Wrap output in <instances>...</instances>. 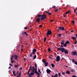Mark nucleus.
<instances>
[{"label":"nucleus","instance_id":"obj_10","mask_svg":"<svg viewBox=\"0 0 77 77\" xmlns=\"http://www.w3.org/2000/svg\"><path fill=\"white\" fill-rule=\"evenodd\" d=\"M13 57H14V56H13V55L11 57V62L12 63H13V62H15V61L12 60V59H13Z\"/></svg>","mask_w":77,"mask_h":77},{"label":"nucleus","instance_id":"obj_13","mask_svg":"<svg viewBox=\"0 0 77 77\" xmlns=\"http://www.w3.org/2000/svg\"><path fill=\"white\" fill-rule=\"evenodd\" d=\"M61 50L62 52L63 53L64 52V51L65 50V48H61Z\"/></svg>","mask_w":77,"mask_h":77},{"label":"nucleus","instance_id":"obj_14","mask_svg":"<svg viewBox=\"0 0 77 77\" xmlns=\"http://www.w3.org/2000/svg\"><path fill=\"white\" fill-rule=\"evenodd\" d=\"M16 72V71H14L13 72V75H14V76H16V75H17L15 74Z\"/></svg>","mask_w":77,"mask_h":77},{"label":"nucleus","instance_id":"obj_6","mask_svg":"<svg viewBox=\"0 0 77 77\" xmlns=\"http://www.w3.org/2000/svg\"><path fill=\"white\" fill-rule=\"evenodd\" d=\"M77 54V52L76 51H73L72 52V56H74L76 55Z\"/></svg>","mask_w":77,"mask_h":77},{"label":"nucleus","instance_id":"obj_38","mask_svg":"<svg viewBox=\"0 0 77 77\" xmlns=\"http://www.w3.org/2000/svg\"><path fill=\"white\" fill-rule=\"evenodd\" d=\"M24 29L26 30H27V27L25 26V27H24Z\"/></svg>","mask_w":77,"mask_h":77},{"label":"nucleus","instance_id":"obj_7","mask_svg":"<svg viewBox=\"0 0 77 77\" xmlns=\"http://www.w3.org/2000/svg\"><path fill=\"white\" fill-rule=\"evenodd\" d=\"M60 60V57L59 56H57L56 57V61L57 62H58Z\"/></svg>","mask_w":77,"mask_h":77},{"label":"nucleus","instance_id":"obj_47","mask_svg":"<svg viewBox=\"0 0 77 77\" xmlns=\"http://www.w3.org/2000/svg\"><path fill=\"white\" fill-rule=\"evenodd\" d=\"M55 7H56V6L55 5L53 6L52 7V9H54V8H55Z\"/></svg>","mask_w":77,"mask_h":77},{"label":"nucleus","instance_id":"obj_61","mask_svg":"<svg viewBox=\"0 0 77 77\" xmlns=\"http://www.w3.org/2000/svg\"><path fill=\"white\" fill-rule=\"evenodd\" d=\"M10 66H12V64H9Z\"/></svg>","mask_w":77,"mask_h":77},{"label":"nucleus","instance_id":"obj_35","mask_svg":"<svg viewBox=\"0 0 77 77\" xmlns=\"http://www.w3.org/2000/svg\"><path fill=\"white\" fill-rule=\"evenodd\" d=\"M72 62L73 63H75V60L74 59L72 60Z\"/></svg>","mask_w":77,"mask_h":77},{"label":"nucleus","instance_id":"obj_16","mask_svg":"<svg viewBox=\"0 0 77 77\" xmlns=\"http://www.w3.org/2000/svg\"><path fill=\"white\" fill-rule=\"evenodd\" d=\"M35 68L34 67V66H32V72H34V71H35Z\"/></svg>","mask_w":77,"mask_h":77},{"label":"nucleus","instance_id":"obj_56","mask_svg":"<svg viewBox=\"0 0 77 77\" xmlns=\"http://www.w3.org/2000/svg\"><path fill=\"white\" fill-rule=\"evenodd\" d=\"M77 42L76 41H75V44H77Z\"/></svg>","mask_w":77,"mask_h":77},{"label":"nucleus","instance_id":"obj_3","mask_svg":"<svg viewBox=\"0 0 77 77\" xmlns=\"http://www.w3.org/2000/svg\"><path fill=\"white\" fill-rule=\"evenodd\" d=\"M42 17L40 18L41 20H45V18H46V17H47V16L45 15H42Z\"/></svg>","mask_w":77,"mask_h":77},{"label":"nucleus","instance_id":"obj_40","mask_svg":"<svg viewBox=\"0 0 77 77\" xmlns=\"http://www.w3.org/2000/svg\"><path fill=\"white\" fill-rule=\"evenodd\" d=\"M58 75H59V77H60V75H60V73H58Z\"/></svg>","mask_w":77,"mask_h":77},{"label":"nucleus","instance_id":"obj_44","mask_svg":"<svg viewBox=\"0 0 77 77\" xmlns=\"http://www.w3.org/2000/svg\"><path fill=\"white\" fill-rule=\"evenodd\" d=\"M24 32H23L22 33V35H23V36H24Z\"/></svg>","mask_w":77,"mask_h":77},{"label":"nucleus","instance_id":"obj_23","mask_svg":"<svg viewBox=\"0 0 77 77\" xmlns=\"http://www.w3.org/2000/svg\"><path fill=\"white\" fill-rule=\"evenodd\" d=\"M33 58V60H34V59H36V55H35L34 56Z\"/></svg>","mask_w":77,"mask_h":77},{"label":"nucleus","instance_id":"obj_58","mask_svg":"<svg viewBox=\"0 0 77 77\" xmlns=\"http://www.w3.org/2000/svg\"><path fill=\"white\" fill-rule=\"evenodd\" d=\"M39 27H42V26L41 25H40L39 26Z\"/></svg>","mask_w":77,"mask_h":77},{"label":"nucleus","instance_id":"obj_63","mask_svg":"<svg viewBox=\"0 0 77 77\" xmlns=\"http://www.w3.org/2000/svg\"><path fill=\"white\" fill-rule=\"evenodd\" d=\"M36 68H36L35 69V71H37V69Z\"/></svg>","mask_w":77,"mask_h":77},{"label":"nucleus","instance_id":"obj_5","mask_svg":"<svg viewBox=\"0 0 77 77\" xmlns=\"http://www.w3.org/2000/svg\"><path fill=\"white\" fill-rule=\"evenodd\" d=\"M35 52H36V49L34 48L32 50V53H33V55H35Z\"/></svg>","mask_w":77,"mask_h":77},{"label":"nucleus","instance_id":"obj_52","mask_svg":"<svg viewBox=\"0 0 77 77\" xmlns=\"http://www.w3.org/2000/svg\"><path fill=\"white\" fill-rule=\"evenodd\" d=\"M72 77H77L76 76L73 75L72 76Z\"/></svg>","mask_w":77,"mask_h":77},{"label":"nucleus","instance_id":"obj_42","mask_svg":"<svg viewBox=\"0 0 77 77\" xmlns=\"http://www.w3.org/2000/svg\"><path fill=\"white\" fill-rule=\"evenodd\" d=\"M74 13H76V10L75 9H74Z\"/></svg>","mask_w":77,"mask_h":77},{"label":"nucleus","instance_id":"obj_64","mask_svg":"<svg viewBox=\"0 0 77 77\" xmlns=\"http://www.w3.org/2000/svg\"><path fill=\"white\" fill-rule=\"evenodd\" d=\"M75 36H76V38H77V34H76L75 35Z\"/></svg>","mask_w":77,"mask_h":77},{"label":"nucleus","instance_id":"obj_20","mask_svg":"<svg viewBox=\"0 0 77 77\" xmlns=\"http://www.w3.org/2000/svg\"><path fill=\"white\" fill-rule=\"evenodd\" d=\"M64 53L65 54H68V52L67 50H65Z\"/></svg>","mask_w":77,"mask_h":77},{"label":"nucleus","instance_id":"obj_29","mask_svg":"<svg viewBox=\"0 0 77 77\" xmlns=\"http://www.w3.org/2000/svg\"><path fill=\"white\" fill-rule=\"evenodd\" d=\"M57 75H58L57 74H56L54 76V77H57Z\"/></svg>","mask_w":77,"mask_h":77},{"label":"nucleus","instance_id":"obj_31","mask_svg":"<svg viewBox=\"0 0 77 77\" xmlns=\"http://www.w3.org/2000/svg\"><path fill=\"white\" fill-rule=\"evenodd\" d=\"M38 72H39L40 73V74H41V71H40V69H39V68H38Z\"/></svg>","mask_w":77,"mask_h":77},{"label":"nucleus","instance_id":"obj_57","mask_svg":"<svg viewBox=\"0 0 77 77\" xmlns=\"http://www.w3.org/2000/svg\"><path fill=\"white\" fill-rule=\"evenodd\" d=\"M74 32V30H71V32Z\"/></svg>","mask_w":77,"mask_h":77},{"label":"nucleus","instance_id":"obj_27","mask_svg":"<svg viewBox=\"0 0 77 77\" xmlns=\"http://www.w3.org/2000/svg\"><path fill=\"white\" fill-rule=\"evenodd\" d=\"M66 74H69V72L68 71H66Z\"/></svg>","mask_w":77,"mask_h":77},{"label":"nucleus","instance_id":"obj_51","mask_svg":"<svg viewBox=\"0 0 77 77\" xmlns=\"http://www.w3.org/2000/svg\"><path fill=\"white\" fill-rule=\"evenodd\" d=\"M61 45H63L64 44V43H62V42H61Z\"/></svg>","mask_w":77,"mask_h":77},{"label":"nucleus","instance_id":"obj_33","mask_svg":"<svg viewBox=\"0 0 77 77\" xmlns=\"http://www.w3.org/2000/svg\"><path fill=\"white\" fill-rule=\"evenodd\" d=\"M42 60L43 62L44 63H45L46 62V61H45V60L42 59Z\"/></svg>","mask_w":77,"mask_h":77},{"label":"nucleus","instance_id":"obj_50","mask_svg":"<svg viewBox=\"0 0 77 77\" xmlns=\"http://www.w3.org/2000/svg\"><path fill=\"white\" fill-rule=\"evenodd\" d=\"M50 21V22H53V20H51Z\"/></svg>","mask_w":77,"mask_h":77},{"label":"nucleus","instance_id":"obj_2","mask_svg":"<svg viewBox=\"0 0 77 77\" xmlns=\"http://www.w3.org/2000/svg\"><path fill=\"white\" fill-rule=\"evenodd\" d=\"M52 33L51 32V31L49 29L48 30V32L46 34L47 35V37H48L49 36V35H51Z\"/></svg>","mask_w":77,"mask_h":77},{"label":"nucleus","instance_id":"obj_12","mask_svg":"<svg viewBox=\"0 0 77 77\" xmlns=\"http://www.w3.org/2000/svg\"><path fill=\"white\" fill-rule=\"evenodd\" d=\"M34 74V72H31L29 74V76H30L31 75H33Z\"/></svg>","mask_w":77,"mask_h":77},{"label":"nucleus","instance_id":"obj_36","mask_svg":"<svg viewBox=\"0 0 77 77\" xmlns=\"http://www.w3.org/2000/svg\"><path fill=\"white\" fill-rule=\"evenodd\" d=\"M44 42H45L46 41V38H44Z\"/></svg>","mask_w":77,"mask_h":77},{"label":"nucleus","instance_id":"obj_25","mask_svg":"<svg viewBox=\"0 0 77 77\" xmlns=\"http://www.w3.org/2000/svg\"><path fill=\"white\" fill-rule=\"evenodd\" d=\"M71 39H72L73 40H75V39H76V37H71Z\"/></svg>","mask_w":77,"mask_h":77},{"label":"nucleus","instance_id":"obj_22","mask_svg":"<svg viewBox=\"0 0 77 77\" xmlns=\"http://www.w3.org/2000/svg\"><path fill=\"white\" fill-rule=\"evenodd\" d=\"M70 12H71V11H68L66 12L65 14L66 15H67L68 14H69V13H70Z\"/></svg>","mask_w":77,"mask_h":77},{"label":"nucleus","instance_id":"obj_59","mask_svg":"<svg viewBox=\"0 0 77 77\" xmlns=\"http://www.w3.org/2000/svg\"><path fill=\"white\" fill-rule=\"evenodd\" d=\"M62 72L63 75H64V74H65V73L64 72Z\"/></svg>","mask_w":77,"mask_h":77},{"label":"nucleus","instance_id":"obj_30","mask_svg":"<svg viewBox=\"0 0 77 77\" xmlns=\"http://www.w3.org/2000/svg\"><path fill=\"white\" fill-rule=\"evenodd\" d=\"M51 66L53 68H54V67L55 66L54 64H53L52 63L51 64Z\"/></svg>","mask_w":77,"mask_h":77},{"label":"nucleus","instance_id":"obj_15","mask_svg":"<svg viewBox=\"0 0 77 77\" xmlns=\"http://www.w3.org/2000/svg\"><path fill=\"white\" fill-rule=\"evenodd\" d=\"M48 62H46L45 63H44L45 64V66H48Z\"/></svg>","mask_w":77,"mask_h":77},{"label":"nucleus","instance_id":"obj_17","mask_svg":"<svg viewBox=\"0 0 77 77\" xmlns=\"http://www.w3.org/2000/svg\"><path fill=\"white\" fill-rule=\"evenodd\" d=\"M71 72H75V69H71Z\"/></svg>","mask_w":77,"mask_h":77},{"label":"nucleus","instance_id":"obj_11","mask_svg":"<svg viewBox=\"0 0 77 77\" xmlns=\"http://www.w3.org/2000/svg\"><path fill=\"white\" fill-rule=\"evenodd\" d=\"M46 72L47 74H49L50 73V72H51V71L49 69H47L46 70Z\"/></svg>","mask_w":77,"mask_h":77},{"label":"nucleus","instance_id":"obj_21","mask_svg":"<svg viewBox=\"0 0 77 77\" xmlns=\"http://www.w3.org/2000/svg\"><path fill=\"white\" fill-rule=\"evenodd\" d=\"M21 77V72H20L18 75L17 76V77Z\"/></svg>","mask_w":77,"mask_h":77},{"label":"nucleus","instance_id":"obj_26","mask_svg":"<svg viewBox=\"0 0 77 77\" xmlns=\"http://www.w3.org/2000/svg\"><path fill=\"white\" fill-rule=\"evenodd\" d=\"M33 55V52H32L30 53V57H32V55Z\"/></svg>","mask_w":77,"mask_h":77},{"label":"nucleus","instance_id":"obj_54","mask_svg":"<svg viewBox=\"0 0 77 77\" xmlns=\"http://www.w3.org/2000/svg\"><path fill=\"white\" fill-rule=\"evenodd\" d=\"M45 12L46 14H48V13H49V12L47 11H45Z\"/></svg>","mask_w":77,"mask_h":77},{"label":"nucleus","instance_id":"obj_1","mask_svg":"<svg viewBox=\"0 0 77 77\" xmlns=\"http://www.w3.org/2000/svg\"><path fill=\"white\" fill-rule=\"evenodd\" d=\"M58 29H57V30L58 32H59L60 30H65V28H64V27L62 26L59 27L58 28Z\"/></svg>","mask_w":77,"mask_h":77},{"label":"nucleus","instance_id":"obj_53","mask_svg":"<svg viewBox=\"0 0 77 77\" xmlns=\"http://www.w3.org/2000/svg\"><path fill=\"white\" fill-rule=\"evenodd\" d=\"M72 23H73V24H75L74 20L72 21Z\"/></svg>","mask_w":77,"mask_h":77},{"label":"nucleus","instance_id":"obj_18","mask_svg":"<svg viewBox=\"0 0 77 77\" xmlns=\"http://www.w3.org/2000/svg\"><path fill=\"white\" fill-rule=\"evenodd\" d=\"M57 36L58 37V38H60L61 36H62V34H57Z\"/></svg>","mask_w":77,"mask_h":77},{"label":"nucleus","instance_id":"obj_41","mask_svg":"<svg viewBox=\"0 0 77 77\" xmlns=\"http://www.w3.org/2000/svg\"><path fill=\"white\" fill-rule=\"evenodd\" d=\"M38 72V71H37V70L35 71L34 72L35 73V74L37 73Z\"/></svg>","mask_w":77,"mask_h":77},{"label":"nucleus","instance_id":"obj_24","mask_svg":"<svg viewBox=\"0 0 77 77\" xmlns=\"http://www.w3.org/2000/svg\"><path fill=\"white\" fill-rule=\"evenodd\" d=\"M62 49V48H57V51H59V50H61Z\"/></svg>","mask_w":77,"mask_h":77},{"label":"nucleus","instance_id":"obj_60","mask_svg":"<svg viewBox=\"0 0 77 77\" xmlns=\"http://www.w3.org/2000/svg\"><path fill=\"white\" fill-rule=\"evenodd\" d=\"M60 47H63V46H62L61 45H60Z\"/></svg>","mask_w":77,"mask_h":77},{"label":"nucleus","instance_id":"obj_4","mask_svg":"<svg viewBox=\"0 0 77 77\" xmlns=\"http://www.w3.org/2000/svg\"><path fill=\"white\" fill-rule=\"evenodd\" d=\"M32 66L31 65L30 66V68L29 69L28 71L27 74H29V73L30 72V71L31 70H32Z\"/></svg>","mask_w":77,"mask_h":77},{"label":"nucleus","instance_id":"obj_39","mask_svg":"<svg viewBox=\"0 0 77 77\" xmlns=\"http://www.w3.org/2000/svg\"><path fill=\"white\" fill-rule=\"evenodd\" d=\"M35 68H37V65H36V63H35Z\"/></svg>","mask_w":77,"mask_h":77},{"label":"nucleus","instance_id":"obj_48","mask_svg":"<svg viewBox=\"0 0 77 77\" xmlns=\"http://www.w3.org/2000/svg\"><path fill=\"white\" fill-rule=\"evenodd\" d=\"M48 14L49 15H51V13L49 12Z\"/></svg>","mask_w":77,"mask_h":77},{"label":"nucleus","instance_id":"obj_8","mask_svg":"<svg viewBox=\"0 0 77 77\" xmlns=\"http://www.w3.org/2000/svg\"><path fill=\"white\" fill-rule=\"evenodd\" d=\"M40 21H41V19H40V18L38 17L36 19V22L37 23H39V22H40Z\"/></svg>","mask_w":77,"mask_h":77},{"label":"nucleus","instance_id":"obj_45","mask_svg":"<svg viewBox=\"0 0 77 77\" xmlns=\"http://www.w3.org/2000/svg\"><path fill=\"white\" fill-rule=\"evenodd\" d=\"M14 66L16 68H17L18 67V65H15Z\"/></svg>","mask_w":77,"mask_h":77},{"label":"nucleus","instance_id":"obj_19","mask_svg":"<svg viewBox=\"0 0 77 77\" xmlns=\"http://www.w3.org/2000/svg\"><path fill=\"white\" fill-rule=\"evenodd\" d=\"M37 17H38V18H40V17H42V15L41 14H38L37 15Z\"/></svg>","mask_w":77,"mask_h":77},{"label":"nucleus","instance_id":"obj_55","mask_svg":"<svg viewBox=\"0 0 77 77\" xmlns=\"http://www.w3.org/2000/svg\"><path fill=\"white\" fill-rule=\"evenodd\" d=\"M22 69H23V68L22 67H21L19 69L20 70H22Z\"/></svg>","mask_w":77,"mask_h":77},{"label":"nucleus","instance_id":"obj_62","mask_svg":"<svg viewBox=\"0 0 77 77\" xmlns=\"http://www.w3.org/2000/svg\"><path fill=\"white\" fill-rule=\"evenodd\" d=\"M65 17H66L65 15L64 14L63 15V17H64V18H65Z\"/></svg>","mask_w":77,"mask_h":77},{"label":"nucleus","instance_id":"obj_46","mask_svg":"<svg viewBox=\"0 0 77 77\" xmlns=\"http://www.w3.org/2000/svg\"><path fill=\"white\" fill-rule=\"evenodd\" d=\"M36 74H37L38 75H40V73H39L38 72Z\"/></svg>","mask_w":77,"mask_h":77},{"label":"nucleus","instance_id":"obj_49","mask_svg":"<svg viewBox=\"0 0 77 77\" xmlns=\"http://www.w3.org/2000/svg\"><path fill=\"white\" fill-rule=\"evenodd\" d=\"M55 12H57L58 11V9H56L55 10Z\"/></svg>","mask_w":77,"mask_h":77},{"label":"nucleus","instance_id":"obj_9","mask_svg":"<svg viewBox=\"0 0 77 77\" xmlns=\"http://www.w3.org/2000/svg\"><path fill=\"white\" fill-rule=\"evenodd\" d=\"M14 57L15 59L16 60H17V59H18V56L16 55H14Z\"/></svg>","mask_w":77,"mask_h":77},{"label":"nucleus","instance_id":"obj_28","mask_svg":"<svg viewBox=\"0 0 77 77\" xmlns=\"http://www.w3.org/2000/svg\"><path fill=\"white\" fill-rule=\"evenodd\" d=\"M63 46H64V47H66V46H67V44H66V43L64 44H63Z\"/></svg>","mask_w":77,"mask_h":77},{"label":"nucleus","instance_id":"obj_34","mask_svg":"<svg viewBox=\"0 0 77 77\" xmlns=\"http://www.w3.org/2000/svg\"><path fill=\"white\" fill-rule=\"evenodd\" d=\"M24 34H25V35H28L27 32L25 31H24Z\"/></svg>","mask_w":77,"mask_h":77},{"label":"nucleus","instance_id":"obj_32","mask_svg":"<svg viewBox=\"0 0 77 77\" xmlns=\"http://www.w3.org/2000/svg\"><path fill=\"white\" fill-rule=\"evenodd\" d=\"M69 41H67L66 42H65V44H69Z\"/></svg>","mask_w":77,"mask_h":77},{"label":"nucleus","instance_id":"obj_37","mask_svg":"<svg viewBox=\"0 0 77 77\" xmlns=\"http://www.w3.org/2000/svg\"><path fill=\"white\" fill-rule=\"evenodd\" d=\"M61 42L64 43V42H65V40H62Z\"/></svg>","mask_w":77,"mask_h":77},{"label":"nucleus","instance_id":"obj_43","mask_svg":"<svg viewBox=\"0 0 77 77\" xmlns=\"http://www.w3.org/2000/svg\"><path fill=\"white\" fill-rule=\"evenodd\" d=\"M48 51H51V49H50V48H49L48 49Z\"/></svg>","mask_w":77,"mask_h":77}]
</instances>
